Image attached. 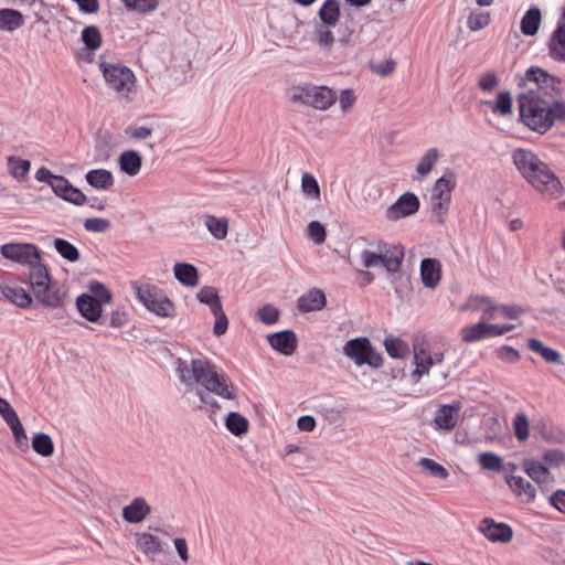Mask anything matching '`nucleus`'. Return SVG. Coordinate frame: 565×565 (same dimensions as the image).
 I'll use <instances>...</instances> for the list:
<instances>
[{
  "mask_svg": "<svg viewBox=\"0 0 565 565\" xmlns=\"http://www.w3.org/2000/svg\"><path fill=\"white\" fill-rule=\"evenodd\" d=\"M520 121L532 131L546 134L556 122H565V102L547 100L535 92L518 96Z\"/></svg>",
  "mask_w": 565,
  "mask_h": 565,
  "instance_id": "1",
  "label": "nucleus"
},
{
  "mask_svg": "<svg viewBox=\"0 0 565 565\" xmlns=\"http://www.w3.org/2000/svg\"><path fill=\"white\" fill-rule=\"evenodd\" d=\"M513 163L524 179L544 195L558 198L563 186L555 173L533 151L518 148L512 152Z\"/></svg>",
  "mask_w": 565,
  "mask_h": 565,
  "instance_id": "2",
  "label": "nucleus"
},
{
  "mask_svg": "<svg viewBox=\"0 0 565 565\" xmlns=\"http://www.w3.org/2000/svg\"><path fill=\"white\" fill-rule=\"evenodd\" d=\"M192 373L195 383L200 384L202 390L205 388L226 399L235 398V394L232 392L234 385L228 375L224 372H217L215 365L210 363L209 360L193 359Z\"/></svg>",
  "mask_w": 565,
  "mask_h": 565,
  "instance_id": "3",
  "label": "nucleus"
},
{
  "mask_svg": "<svg viewBox=\"0 0 565 565\" xmlns=\"http://www.w3.org/2000/svg\"><path fill=\"white\" fill-rule=\"evenodd\" d=\"M529 84H533L534 87H530L526 92H535L547 100L559 99L562 96V79L540 66L529 67L519 82L520 87Z\"/></svg>",
  "mask_w": 565,
  "mask_h": 565,
  "instance_id": "4",
  "label": "nucleus"
},
{
  "mask_svg": "<svg viewBox=\"0 0 565 565\" xmlns=\"http://www.w3.org/2000/svg\"><path fill=\"white\" fill-rule=\"evenodd\" d=\"M286 94L292 104H301L320 110L328 109L337 99L332 89L309 84L292 86Z\"/></svg>",
  "mask_w": 565,
  "mask_h": 565,
  "instance_id": "5",
  "label": "nucleus"
},
{
  "mask_svg": "<svg viewBox=\"0 0 565 565\" xmlns=\"http://www.w3.org/2000/svg\"><path fill=\"white\" fill-rule=\"evenodd\" d=\"M29 284L35 298L46 307L58 308L63 300L58 291H51V276L46 265L35 259L30 266Z\"/></svg>",
  "mask_w": 565,
  "mask_h": 565,
  "instance_id": "6",
  "label": "nucleus"
},
{
  "mask_svg": "<svg viewBox=\"0 0 565 565\" xmlns=\"http://www.w3.org/2000/svg\"><path fill=\"white\" fill-rule=\"evenodd\" d=\"M137 299L151 312L162 318H172L175 315V307L166 292L153 284L135 286Z\"/></svg>",
  "mask_w": 565,
  "mask_h": 565,
  "instance_id": "7",
  "label": "nucleus"
},
{
  "mask_svg": "<svg viewBox=\"0 0 565 565\" xmlns=\"http://www.w3.org/2000/svg\"><path fill=\"white\" fill-rule=\"evenodd\" d=\"M456 185V173L451 170H447L439 179L436 180L431 188V212L438 217L439 222H443V217L448 213L451 202V193Z\"/></svg>",
  "mask_w": 565,
  "mask_h": 565,
  "instance_id": "8",
  "label": "nucleus"
},
{
  "mask_svg": "<svg viewBox=\"0 0 565 565\" xmlns=\"http://www.w3.org/2000/svg\"><path fill=\"white\" fill-rule=\"evenodd\" d=\"M99 70L106 83L118 93L130 92L135 82L134 72L121 64H113L102 61Z\"/></svg>",
  "mask_w": 565,
  "mask_h": 565,
  "instance_id": "9",
  "label": "nucleus"
},
{
  "mask_svg": "<svg viewBox=\"0 0 565 565\" xmlns=\"http://www.w3.org/2000/svg\"><path fill=\"white\" fill-rule=\"evenodd\" d=\"M4 258L22 265H31L35 259H41L40 249L32 243H7L1 246Z\"/></svg>",
  "mask_w": 565,
  "mask_h": 565,
  "instance_id": "10",
  "label": "nucleus"
},
{
  "mask_svg": "<svg viewBox=\"0 0 565 565\" xmlns=\"http://www.w3.org/2000/svg\"><path fill=\"white\" fill-rule=\"evenodd\" d=\"M420 206L418 196L413 192L402 194L395 203L386 210L385 216L390 221H397L415 214Z\"/></svg>",
  "mask_w": 565,
  "mask_h": 565,
  "instance_id": "11",
  "label": "nucleus"
},
{
  "mask_svg": "<svg viewBox=\"0 0 565 565\" xmlns=\"http://www.w3.org/2000/svg\"><path fill=\"white\" fill-rule=\"evenodd\" d=\"M377 248H381L382 266L386 271L392 274L399 271L405 256L404 247L380 239L377 242Z\"/></svg>",
  "mask_w": 565,
  "mask_h": 565,
  "instance_id": "12",
  "label": "nucleus"
},
{
  "mask_svg": "<svg viewBox=\"0 0 565 565\" xmlns=\"http://www.w3.org/2000/svg\"><path fill=\"white\" fill-rule=\"evenodd\" d=\"M479 530L491 542L508 543L513 537V531L509 524L497 523L490 518L480 522Z\"/></svg>",
  "mask_w": 565,
  "mask_h": 565,
  "instance_id": "13",
  "label": "nucleus"
},
{
  "mask_svg": "<svg viewBox=\"0 0 565 565\" xmlns=\"http://www.w3.org/2000/svg\"><path fill=\"white\" fill-rule=\"evenodd\" d=\"M76 308L81 316L89 322L104 324L108 318V313L103 315V306L88 294H82L76 298Z\"/></svg>",
  "mask_w": 565,
  "mask_h": 565,
  "instance_id": "14",
  "label": "nucleus"
},
{
  "mask_svg": "<svg viewBox=\"0 0 565 565\" xmlns=\"http://www.w3.org/2000/svg\"><path fill=\"white\" fill-rule=\"evenodd\" d=\"M523 469L526 475L539 484L541 490L548 491L554 478L546 466L535 459H524Z\"/></svg>",
  "mask_w": 565,
  "mask_h": 565,
  "instance_id": "15",
  "label": "nucleus"
},
{
  "mask_svg": "<svg viewBox=\"0 0 565 565\" xmlns=\"http://www.w3.org/2000/svg\"><path fill=\"white\" fill-rule=\"evenodd\" d=\"M56 180L52 189L56 196L77 206H82L86 203L87 196L79 189L75 188L65 177L62 175Z\"/></svg>",
  "mask_w": 565,
  "mask_h": 565,
  "instance_id": "16",
  "label": "nucleus"
},
{
  "mask_svg": "<svg viewBox=\"0 0 565 565\" xmlns=\"http://www.w3.org/2000/svg\"><path fill=\"white\" fill-rule=\"evenodd\" d=\"M270 347L284 355H291L298 345L296 333L292 330H282L267 335Z\"/></svg>",
  "mask_w": 565,
  "mask_h": 565,
  "instance_id": "17",
  "label": "nucleus"
},
{
  "mask_svg": "<svg viewBox=\"0 0 565 565\" xmlns=\"http://www.w3.org/2000/svg\"><path fill=\"white\" fill-rule=\"evenodd\" d=\"M461 409L460 402L441 405L436 412L434 423L437 428L451 430L457 426L459 412Z\"/></svg>",
  "mask_w": 565,
  "mask_h": 565,
  "instance_id": "18",
  "label": "nucleus"
},
{
  "mask_svg": "<svg viewBox=\"0 0 565 565\" xmlns=\"http://www.w3.org/2000/svg\"><path fill=\"white\" fill-rule=\"evenodd\" d=\"M372 343L365 337L349 340L343 347V353L352 359L356 365H364V360L371 352Z\"/></svg>",
  "mask_w": 565,
  "mask_h": 565,
  "instance_id": "19",
  "label": "nucleus"
},
{
  "mask_svg": "<svg viewBox=\"0 0 565 565\" xmlns=\"http://www.w3.org/2000/svg\"><path fill=\"white\" fill-rule=\"evenodd\" d=\"M420 278L423 285L434 289L441 278V264L436 258H424L420 263Z\"/></svg>",
  "mask_w": 565,
  "mask_h": 565,
  "instance_id": "20",
  "label": "nucleus"
},
{
  "mask_svg": "<svg viewBox=\"0 0 565 565\" xmlns=\"http://www.w3.org/2000/svg\"><path fill=\"white\" fill-rule=\"evenodd\" d=\"M327 305V298L322 290L318 288L310 289L307 294L298 298V309L306 313L311 311H319Z\"/></svg>",
  "mask_w": 565,
  "mask_h": 565,
  "instance_id": "21",
  "label": "nucleus"
},
{
  "mask_svg": "<svg viewBox=\"0 0 565 565\" xmlns=\"http://www.w3.org/2000/svg\"><path fill=\"white\" fill-rule=\"evenodd\" d=\"M151 512L150 505L141 498H135L130 504L122 509V518L128 523H139Z\"/></svg>",
  "mask_w": 565,
  "mask_h": 565,
  "instance_id": "22",
  "label": "nucleus"
},
{
  "mask_svg": "<svg viewBox=\"0 0 565 565\" xmlns=\"http://www.w3.org/2000/svg\"><path fill=\"white\" fill-rule=\"evenodd\" d=\"M175 279L183 286L194 287L199 284V271L189 263H177L173 267Z\"/></svg>",
  "mask_w": 565,
  "mask_h": 565,
  "instance_id": "23",
  "label": "nucleus"
},
{
  "mask_svg": "<svg viewBox=\"0 0 565 565\" xmlns=\"http://www.w3.org/2000/svg\"><path fill=\"white\" fill-rule=\"evenodd\" d=\"M505 482L509 484V487L513 490V492L516 495L520 497V495L524 494L526 497L525 501L527 503L534 501L535 495H536V490L533 487V484L531 482H529L527 480H525L523 477L508 475V476H505Z\"/></svg>",
  "mask_w": 565,
  "mask_h": 565,
  "instance_id": "24",
  "label": "nucleus"
},
{
  "mask_svg": "<svg viewBox=\"0 0 565 565\" xmlns=\"http://www.w3.org/2000/svg\"><path fill=\"white\" fill-rule=\"evenodd\" d=\"M120 170L130 175L135 177L139 173L142 166V158L136 150L124 151L118 159Z\"/></svg>",
  "mask_w": 565,
  "mask_h": 565,
  "instance_id": "25",
  "label": "nucleus"
},
{
  "mask_svg": "<svg viewBox=\"0 0 565 565\" xmlns=\"http://www.w3.org/2000/svg\"><path fill=\"white\" fill-rule=\"evenodd\" d=\"M1 292L8 300L22 309L29 308L32 303L31 294L20 286H3Z\"/></svg>",
  "mask_w": 565,
  "mask_h": 565,
  "instance_id": "26",
  "label": "nucleus"
},
{
  "mask_svg": "<svg viewBox=\"0 0 565 565\" xmlns=\"http://www.w3.org/2000/svg\"><path fill=\"white\" fill-rule=\"evenodd\" d=\"M86 182L98 190H107L114 184V175L106 169H93L85 175Z\"/></svg>",
  "mask_w": 565,
  "mask_h": 565,
  "instance_id": "27",
  "label": "nucleus"
},
{
  "mask_svg": "<svg viewBox=\"0 0 565 565\" xmlns=\"http://www.w3.org/2000/svg\"><path fill=\"white\" fill-rule=\"evenodd\" d=\"M24 24L23 14L10 8L0 9V30L13 32Z\"/></svg>",
  "mask_w": 565,
  "mask_h": 565,
  "instance_id": "28",
  "label": "nucleus"
},
{
  "mask_svg": "<svg viewBox=\"0 0 565 565\" xmlns=\"http://www.w3.org/2000/svg\"><path fill=\"white\" fill-rule=\"evenodd\" d=\"M542 14L537 7L530 8L521 20V31L526 36H533L539 32Z\"/></svg>",
  "mask_w": 565,
  "mask_h": 565,
  "instance_id": "29",
  "label": "nucleus"
},
{
  "mask_svg": "<svg viewBox=\"0 0 565 565\" xmlns=\"http://www.w3.org/2000/svg\"><path fill=\"white\" fill-rule=\"evenodd\" d=\"M318 15L323 24L335 26L341 15L339 2L337 0H326L319 9Z\"/></svg>",
  "mask_w": 565,
  "mask_h": 565,
  "instance_id": "30",
  "label": "nucleus"
},
{
  "mask_svg": "<svg viewBox=\"0 0 565 565\" xmlns=\"http://www.w3.org/2000/svg\"><path fill=\"white\" fill-rule=\"evenodd\" d=\"M527 347L531 351L540 354L548 363L562 362V355L557 350L544 345V343L536 338H530L527 340Z\"/></svg>",
  "mask_w": 565,
  "mask_h": 565,
  "instance_id": "31",
  "label": "nucleus"
},
{
  "mask_svg": "<svg viewBox=\"0 0 565 565\" xmlns=\"http://www.w3.org/2000/svg\"><path fill=\"white\" fill-rule=\"evenodd\" d=\"M488 323L480 321L476 324L467 326L461 330V339L466 343H472L489 338Z\"/></svg>",
  "mask_w": 565,
  "mask_h": 565,
  "instance_id": "32",
  "label": "nucleus"
},
{
  "mask_svg": "<svg viewBox=\"0 0 565 565\" xmlns=\"http://www.w3.org/2000/svg\"><path fill=\"white\" fill-rule=\"evenodd\" d=\"M55 250L67 262L75 263L81 258L78 248L68 241L57 237L53 241Z\"/></svg>",
  "mask_w": 565,
  "mask_h": 565,
  "instance_id": "33",
  "label": "nucleus"
},
{
  "mask_svg": "<svg viewBox=\"0 0 565 565\" xmlns=\"http://www.w3.org/2000/svg\"><path fill=\"white\" fill-rule=\"evenodd\" d=\"M8 171L17 180H24L29 174L31 162L26 159L10 156L7 158Z\"/></svg>",
  "mask_w": 565,
  "mask_h": 565,
  "instance_id": "34",
  "label": "nucleus"
},
{
  "mask_svg": "<svg viewBox=\"0 0 565 565\" xmlns=\"http://www.w3.org/2000/svg\"><path fill=\"white\" fill-rule=\"evenodd\" d=\"M226 428L235 436H242L248 430V420L237 412H231L225 419Z\"/></svg>",
  "mask_w": 565,
  "mask_h": 565,
  "instance_id": "35",
  "label": "nucleus"
},
{
  "mask_svg": "<svg viewBox=\"0 0 565 565\" xmlns=\"http://www.w3.org/2000/svg\"><path fill=\"white\" fill-rule=\"evenodd\" d=\"M137 547L147 555H154L162 551L160 540L149 533L138 535Z\"/></svg>",
  "mask_w": 565,
  "mask_h": 565,
  "instance_id": "36",
  "label": "nucleus"
},
{
  "mask_svg": "<svg viewBox=\"0 0 565 565\" xmlns=\"http://www.w3.org/2000/svg\"><path fill=\"white\" fill-rule=\"evenodd\" d=\"M384 345L387 354L393 359H404L409 354L408 344L399 338H386Z\"/></svg>",
  "mask_w": 565,
  "mask_h": 565,
  "instance_id": "37",
  "label": "nucleus"
},
{
  "mask_svg": "<svg viewBox=\"0 0 565 565\" xmlns=\"http://www.w3.org/2000/svg\"><path fill=\"white\" fill-rule=\"evenodd\" d=\"M32 448L36 454L43 457H49L54 452L53 440L44 433H38L34 435L32 439Z\"/></svg>",
  "mask_w": 565,
  "mask_h": 565,
  "instance_id": "38",
  "label": "nucleus"
},
{
  "mask_svg": "<svg viewBox=\"0 0 565 565\" xmlns=\"http://www.w3.org/2000/svg\"><path fill=\"white\" fill-rule=\"evenodd\" d=\"M81 38L88 51H96L102 45V34L96 25L85 26Z\"/></svg>",
  "mask_w": 565,
  "mask_h": 565,
  "instance_id": "39",
  "label": "nucleus"
},
{
  "mask_svg": "<svg viewBox=\"0 0 565 565\" xmlns=\"http://www.w3.org/2000/svg\"><path fill=\"white\" fill-rule=\"evenodd\" d=\"M205 225L210 233L217 239H223L227 235L228 223L224 217H216L214 215H207L205 218Z\"/></svg>",
  "mask_w": 565,
  "mask_h": 565,
  "instance_id": "40",
  "label": "nucleus"
},
{
  "mask_svg": "<svg viewBox=\"0 0 565 565\" xmlns=\"http://www.w3.org/2000/svg\"><path fill=\"white\" fill-rule=\"evenodd\" d=\"M478 462L482 469L500 472L503 468V459L491 451L481 452L478 456Z\"/></svg>",
  "mask_w": 565,
  "mask_h": 565,
  "instance_id": "41",
  "label": "nucleus"
},
{
  "mask_svg": "<svg viewBox=\"0 0 565 565\" xmlns=\"http://www.w3.org/2000/svg\"><path fill=\"white\" fill-rule=\"evenodd\" d=\"M439 151L437 148H430L428 149L424 156L422 157V159L419 160L417 167H416V171L420 174V175H427L433 167L436 164V162L438 161L439 159Z\"/></svg>",
  "mask_w": 565,
  "mask_h": 565,
  "instance_id": "42",
  "label": "nucleus"
},
{
  "mask_svg": "<svg viewBox=\"0 0 565 565\" xmlns=\"http://www.w3.org/2000/svg\"><path fill=\"white\" fill-rule=\"evenodd\" d=\"M487 104L494 113H499L502 116L511 114L512 97L511 94L507 90L499 93L494 102H488Z\"/></svg>",
  "mask_w": 565,
  "mask_h": 565,
  "instance_id": "43",
  "label": "nucleus"
},
{
  "mask_svg": "<svg viewBox=\"0 0 565 565\" xmlns=\"http://www.w3.org/2000/svg\"><path fill=\"white\" fill-rule=\"evenodd\" d=\"M89 296L94 298L100 306L109 303L111 301V292L105 287L104 284L93 280L89 286Z\"/></svg>",
  "mask_w": 565,
  "mask_h": 565,
  "instance_id": "44",
  "label": "nucleus"
},
{
  "mask_svg": "<svg viewBox=\"0 0 565 565\" xmlns=\"http://www.w3.org/2000/svg\"><path fill=\"white\" fill-rule=\"evenodd\" d=\"M301 190L305 194L315 200H319L321 192L316 177L309 172H305L301 178Z\"/></svg>",
  "mask_w": 565,
  "mask_h": 565,
  "instance_id": "45",
  "label": "nucleus"
},
{
  "mask_svg": "<svg viewBox=\"0 0 565 565\" xmlns=\"http://www.w3.org/2000/svg\"><path fill=\"white\" fill-rule=\"evenodd\" d=\"M513 430L519 441H525L529 438L530 423L524 413H518L513 418Z\"/></svg>",
  "mask_w": 565,
  "mask_h": 565,
  "instance_id": "46",
  "label": "nucleus"
},
{
  "mask_svg": "<svg viewBox=\"0 0 565 565\" xmlns=\"http://www.w3.org/2000/svg\"><path fill=\"white\" fill-rule=\"evenodd\" d=\"M418 466L422 467L424 470L428 471L430 476L439 478L441 480L447 479L449 476L448 470L444 466L437 463L435 460L429 458L419 459Z\"/></svg>",
  "mask_w": 565,
  "mask_h": 565,
  "instance_id": "47",
  "label": "nucleus"
},
{
  "mask_svg": "<svg viewBox=\"0 0 565 565\" xmlns=\"http://www.w3.org/2000/svg\"><path fill=\"white\" fill-rule=\"evenodd\" d=\"M490 23L489 12H471L467 20V25L471 31H478Z\"/></svg>",
  "mask_w": 565,
  "mask_h": 565,
  "instance_id": "48",
  "label": "nucleus"
},
{
  "mask_svg": "<svg viewBox=\"0 0 565 565\" xmlns=\"http://www.w3.org/2000/svg\"><path fill=\"white\" fill-rule=\"evenodd\" d=\"M110 227H111V223L107 218L92 217V218L85 220V222H84V228L87 232L104 233V232H107Z\"/></svg>",
  "mask_w": 565,
  "mask_h": 565,
  "instance_id": "49",
  "label": "nucleus"
},
{
  "mask_svg": "<svg viewBox=\"0 0 565 565\" xmlns=\"http://www.w3.org/2000/svg\"><path fill=\"white\" fill-rule=\"evenodd\" d=\"M257 316L265 324H274L278 321L279 310L273 305H265L258 309Z\"/></svg>",
  "mask_w": 565,
  "mask_h": 565,
  "instance_id": "50",
  "label": "nucleus"
},
{
  "mask_svg": "<svg viewBox=\"0 0 565 565\" xmlns=\"http://www.w3.org/2000/svg\"><path fill=\"white\" fill-rule=\"evenodd\" d=\"M9 427L12 430L17 447L22 450L28 449V447H29L28 437H26V434L24 431L21 420L20 419L17 420L14 424L9 425Z\"/></svg>",
  "mask_w": 565,
  "mask_h": 565,
  "instance_id": "51",
  "label": "nucleus"
},
{
  "mask_svg": "<svg viewBox=\"0 0 565 565\" xmlns=\"http://www.w3.org/2000/svg\"><path fill=\"white\" fill-rule=\"evenodd\" d=\"M124 2L127 8L143 13L153 11L158 7V0H124Z\"/></svg>",
  "mask_w": 565,
  "mask_h": 565,
  "instance_id": "52",
  "label": "nucleus"
},
{
  "mask_svg": "<svg viewBox=\"0 0 565 565\" xmlns=\"http://www.w3.org/2000/svg\"><path fill=\"white\" fill-rule=\"evenodd\" d=\"M308 235L315 243L321 244L327 237L326 227L319 221H311L308 224Z\"/></svg>",
  "mask_w": 565,
  "mask_h": 565,
  "instance_id": "53",
  "label": "nucleus"
},
{
  "mask_svg": "<svg viewBox=\"0 0 565 565\" xmlns=\"http://www.w3.org/2000/svg\"><path fill=\"white\" fill-rule=\"evenodd\" d=\"M361 260H362L363 267H365V268L375 267L379 264L382 265L381 248H377L376 252H372V250H369V249H363L361 252Z\"/></svg>",
  "mask_w": 565,
  "mask_h": 565,
  "instance_id": "54",
  "label": "nucleus"
},
{
  "mask_svg": "<svg viewBox=\"0 0 565 565\" xmlns=\"http://www.w3.org/2000/svg\"><path fill=\"white\" fill-rule=\"evenodd\" d=\"M196 298L201 303L207 305L209 307L220 299L216 288L212 286L202 287L196 294Z\"/></svg>",
  "mask_w": 565,
  "mask_h": 565,
  "instance_id": "55",
  "label": "nucleus"
},
{
  "mask_svg": "<svg viewBox=\"0 0 565 565\" xmlns=\"http://www.w3.org/2000/svg\"><path fill=\"white\" fill-rule=\"evenodd\" d=\"M0 415L8 424V426L20 419L11 404L2 397H0Z\"/></svg>",
  "mask_w": 565,
  "mask_h": 565,
  "instance_id": "56",
  "label": "nucleus"
},
{
  "mask_svg": "<svg viewBox=\"0 0 565 565\" xmlns=\"http://www.w3.org/2000/svg\"><path fill=\"white\" fill-rule=\"evenodd\" d=\"M543 459L552 467H559L565 462V452L561 449L546 450Z\"/></svg>",
  "mask_w": 565,
  "mask_h": 565,
  "instance_id": "57",
  "label": "nucleus"
},
{
  "mask_svg": "<svg viewBox=\"0 0 565 565\" xmlns=\"http://www.w3.org/2000/svg\"><path fill=\"white\" fill-rule=\"evenodd\" d=\"M497 356L508 363H515L520 359L519 351L509 345H502L497 350Z\"/></svg>",
  "mask_w": 565,
  "mask_h": 565,
  "instance_id": "58",
  "label": "nucleus"
},
{
  "mask_svg": "<svg viewBox=\"0 0 565 565\" xmlns=\"http://www.w3.org/2000/svg\"><path fill=\"white\" fill-rule=\"evenodd\" d=\"M128 322V315L126 311L115 310L108 313V318L104 324L113 328H120Z\"/></svg>",
  "mask_w": 565,
  "mask_h": 565,
  "instance_id": "59",
  "label": "nucleus"
},
{
  "mask_svg": "<svg viewBox=\"0 0 565 565\" xmlns=\"http://www.w3.org/2000/svg\"><path fill=\"white\" fill-rule=\"evenodd\" d=\"M61 175H57V174H53L51 172V170H49L47 168L45 167H41L40 169H38V171L35 172V179L39 181V182H44V183H47L51 189H53V186L55 185L56 183V179H60Z\"/></svg>",
  "mask_w": 565,
  "mask_h": 565,
  "instance_id": "60",
  "label": "nucleus"
},
{
  "mask_svg": "<svg viewBox=\"0 0 565 565\" xmlns=\"http://www.w3.org/2000/svg\"><path fill=\"white\" fill-rule=\"evenodd\" d=\"M416 370L413 372V375L422 376L423 374H427L429 367L434 364V359L430 354H428L424 359H419L417 354H415Z\"/></svg>",
  "mask_w": 565,
  "mask_h": 565,
  "instance_id": "61",
  "label": "nucleus"
},
{
  "mask_svg": "<svg viewBox=\"0 0 565 565\" xmlns=\"http://www.w3.org/2000/svg\"><path fill=\"white\" fill-rule=\"evenodd\" d=\"M179 376L182 383L185 385H193L195 383L194 381V374L192 373V365L189 366L184 362H180L178 366Z\"/></svg>",
  "mask_w": 565,
  "mask_h": 565,
  "instance_id": "62",
  "label": "nucleus"
},
{
  "mask_svg": "<svg viewBox=\"0 0 565 565\" xmlns=\"http://www.w3.org/2000/svg\"><path fill=\"white\" fill-rule=\"evenodd\" d=\"M499 84L494 73H487L479 79V87L484 92H492Z\"/></svg>",
  "mask_w": 565,
  "mask_h": 565,
  "instance_id": "63",
  "label": "nucleus"
},
{
  "mask_svg": "<svg viewBox=\"0 0 565 565\" xmlns=\"http://www.w3.org/2000/svg\"><path fill=\"white\" fill-rule=\"evenodd\" d=\"M550 503L556 510L565 513V490H557L550 495Z\"/></svg>",
  "mask_w": 565,
  "mask_h": 565,
  "instance_id": "64",
  "label": "nucleus"
}]
</instances>
